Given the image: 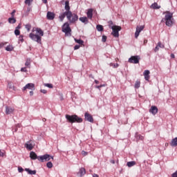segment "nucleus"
Returning a JSON list of instances; mask_svg holds the SVG:
<instances>
[{
    "mask_svg": "<svg viewBox=\"0 0 177 177\" xmlns=\"http://www.w3.org/2000/svg\"><path fill=\"white\" fill-rule=\"evenodd\" d=\"M143 75L145 77V81H149L150 80V71L145 70L143 73Z\"/></svg>",
    "mask_w": 177,
    "mask_h": 177,
    "instance_id": "2eb2a0df",
    "label": "nucleus"
},
{
    "mask_svg": "<svg viewBox=\"0 0 177 177\" xmlns=\"http://www.w3.org/2000/svg\"><path fill=\"white\" fill-rule=\"evenodd\" d=\"M4 46H5V44L0 43V49H2V48H3Z\"/></svg>",
    "mask_w": 177,
    "mask_h": 177,
    "instance_id": "5fc2aeb1",
    "label": "nucleus"
},
{
    "mask_svg": "<svg viewBox=\"0 0 177 177\" xmlns=\"http://www.w3.org/2000/svg\"><path fill=\"white\" fill-rule=\"evenodd\" d=\"M143 30H145V26H137L135 32V38H138V37H139V35L142 31H143Z\"/></svg>",
    "mask_w": 177,
    "mask_h": 177,
    "instance_id": "9d476101",
    "label": "nucleus"
},
{
    "mask_svg": "<svg viewBox=\"0 0 177 177\" xmlns=\"http://www.w3.org/2000/svg\"><path fill=\"white\" fill-rule=\"evenodd\" d=\"M70 12H65L59 15V18L60 19L61 21H63V20H64V17L66 16L67 19H68L70 17Z\"/></svg>",
    "mask_w": 177,
    "mask_h": 177,
    "instance_id": "ddd939ff",
    "label": "nucleus"
},
{
    "mask_svg": "<svg viewBox=\"0 0 177 177\" xmlns=\"http://www.w3.org/2000/svg\"><path fill=\"white\" fill-rule=\"evenodd\" d=\"M160 49V46H158V44L156 46L155 49H154V52H158V50Z\"/></svg>",
    "mask_w": 177,
    "mask_h": 177,
    "instance_id": "a18cd8bd",
    "label": "nucleus"
},
{
    "mask_svg": "<svg viewBox=\"0 0 177 177\" xmlns=\"http://www.w3.org/2000/svg\"><path fill=\"white\" fill-rule=\"evenodd\" d=\"M118 66H119L118 64H114V68H117V67H118Z\"/></svg>",
    "mask_w": 177,
    "mask_h": 177,
    "instance_id": "bf43d9fd",
    "label": "nucleus"
},
{
    "mask_svg": "<svg viewBox=\"0 0 177 177\" xmlns=\"http://www.w3.org/2000/svg\"><path fill=\"white\" fill-rule=\"evenodd\" d=\"M32 1H34V0H26L25 3H26V5H28V6H30L31 3L32 2Z\"/></svg>",
    "mask_w": 177,
    "mask_h": 177,
    "instance_id": "f704fd0d",
    "label": "nucleus"
},
{
    "mask_svg": "<svg viewBox=\"0 0 177 177\" xmlns=\"http://www.w3.org/2000/svg\"><path fill=\"white\" fill-rule=\"evenodd\" d=\"M170 57H171V59H175V55L174 54H171Z\"/></svg>",
    "mask_w": 177,
    "mask_h": 177,
    "instance_id": "4d7b16f0",
    "label": "nucleus"
},
{
    "mask_svg": "<svg viewBox=\"0 0 177 177\" xmlns=\"http://www.w3.org/2000/svg\"><path fill=\"white\" fill-rule=\"evenodd\" d=\"M74 49L75 50H77V49H80V45H75Z\"/></svg>",
    "mask_w": 177,
    "mask_h": 177,
    "instance_id": "603ef678",
    "label": "nucleus"
},
{
    "mask_svg": "<svg viewBox=\"0 0 177 177\" xmlns=\"http://www.w3.org/2000/svg\"><path fill=\"white\" fill-rule=\"evenodd\" d=\"M87 17L90 19H91L92 17H93V10L92 8L88 9L87 12Z\"/></svg>",
    "mask_w": 177,
    "mask_h": 177,
    "instance_id": "a211bd4d",
    "label": "nucleus"
},
{
    "mask_svg": "<svg viewBox=\"0 0 177 177\" xmlns=\"http://www.w3.org/2000/svg\"><path fill=\"white\" fill-rule=\"evenodd\" d=\"M18 171L19 172H23V171H24V169H23V167H18Z\"/></svg>",
    "mask_w": 177,
    "mask_h": 177,
    "instance_id": "09e8293b",
    "label": "nucleus"
},
{
    "mask_svg": "<svg viewBox=\"0 0 177 177\" xmlns=\"http://www.w3.org/2000/svg\"><path fill=\"white\" fill-rule=\"evenodd\" d=\"M134 88H136V89H139V88H140V81L136 82Z\"/></svg>",
    "mask_w": 177,
    "mask_h": 177,
    "instance_id": "c85d7f7f",
    "label": "nucleus"
},
{
    "mask_svg": "<svg viewBox=\"0 0 177 177\" xmlns=\"http://www.w3.org/2000/svg\"><path fill=\"white\" fill-rule=\"evenodd\" d=\"M8 88H9V89H12V91H17V87L15 86V85H13L12 82H8Z\"/></svg>",
    "mask_w": 177,
    "mask_h": 177,
    "instance_id": "aec40b11",
    "label": "nucleus"
},
{
    "mask_svg": "<svg viewBox=\"0 0 177 177\" xmlns=\"http://www.w3.org/2000/svg\"><path fill=\"white\" fill-rule=\"evenodd\" d=\"M20 124H17V127H16V129H15V132H17V128H20Z\"/></svg>",
    "mask_w": 177,
    "mask_h": 177,
    "instance_id": "6e6d98bb",
    "label": "nucleus"
},
{
    "mask_svg": "<svg viewBox=\"0 0 177 177\" xmlns=\"http://www.w3.org/2000/svg\"><path fill=\"white\" fill-rule=\"evenodd\" d=\"M13 111H15V109L10 106H6V114L7 115L12 114Z\"/></svg>",
    "mask_w": 177,
    "mask_h": 177,
    "instance_id": "f3484780",
    "label": "nucleus"
},
{
    "mask_svg": "<svg viewBox=\"0 0 177 177\" xmlns=\"http://www.w3.org/2000/svg\"><path fill=\"white\" fill-rule=\"evenodd\" d=\"M44 86H47V88H50V89H52V88H53V84H44Z\"/></svg>",
    "mask_w": 177,
    "mask_h": 177,
    "instance_id": "58836bf2",
    "label": "nucleus"
},
{
    "mask_svg": "<svg viewBox=\"0 0 177 177\" xmlns=\"http://www.w3.org/2000/svg\"><path fill=\"white\" fill-rule=\"evenodd\" d=\"M25 147L28 150H32L34 149V142L32 140L28 141L25 144Z\"/></svg>",
    "mask_w": 177,
    "mask_h": 177,
    "instance_id": "9b49d317",
    "label": "nucleus"
},
{
    "mask_svg": "<svg viewBox=\"0 0 177 177\" xmlns=\"http://www.w3.org/2000/svg\"><path fill=\"white\" fill-rule=\"evenodd\" d=\"M43 2H44L45 4H46V3H48V0H43Z\"/></svg>",
    "mask_w": 177,
    "mask_h": 177,
    "instance_id": "052dcab7",
    "label": "nucleus"
},
{
    "mask_svg": "<svg viewBox=\"0 0 177 177\" xmlns=\"http://www.w3.org/2000/svg\"><path fill=\"white\" fill-rule=\"evenodd\" d=\"M65 117L68 122L71 124H74V122L81 123L83 121L82 118L78 117L77 115H66Z\"/></svg>",
    "mask_w": 177,
    "mask_h": 177,
    "instance_id": "20e7f679",
    "label": "nucleus"
},
{
    "mask_svg": "<svg viewBox=\"0 0 177 177\" xmlns=\"http://www.w3.org/2000/svg\"><path fill=\"white\" fill-rule=\"evenodd\" d=\"M71 15H69V18H68V20L70 23H75L77 21H78V15L76 14H73V12H70Z\"/></svg>",
    "mask_w": 177,
    "mask_h": 177,
    "instance_id": "6e6552de",
    "label": "nucleus"
},
{
    "mask_svg": "<svg viewBox=\"0 0 177 177\" xmlns=\"http://www.w3.org/2000/svg\"><path fill=\"white\" fill-rule=\"evenodd\" d=\"M65 10H66V12H71L70 11V2L68 0L65 1Z\"/></svg>",
    "mask_w": 177,
    "mask_h": 177,
    "instance_id": "4be33fe9",
    "label": "nucleus"
},
{
    "mask_svg": "<svg viewBox=\"0 0 177 177\" xmlns=\"http://www.w3.org/2000/svg\"><path fill=\"white\" fill-rule=\"evenodd\" d=\"M25 171L29 174V175H35L37 174V171L35 170H31L30 169H25Z\"/></svg>",
    "mask_w": 177,
    "mask_h": 177,
    "instance_id": "5701e85b",
    "label": "nucleus"
},
{
    "mask_svg": "<svg viewBox=\"0 0 177 177\" xmlns=\"http://www.w3.org/2000/svg\"><path fill=\"white\" fill-rule=\"evenodd\" d=\"M95 84H99V81L95 80Z\"/></svg>",
    "mask_w": 177,
    "mask_h": 177,
    "instance_id": "69168bd1",
    "label": "nucleus"
},
{
    "mask_svg": "<svg viewBox=\"0 0 177 177\" xmlns=\"http://www.w3.org/2000/svg\"><path fill=\"white\" fill-rule=\"evenodd\" d=\"M158 46H159V48H165L164 44H161V42H158Z\"/></svg>",
    "mask_w": 177,
    "mask_h": 177,
    "instance_id": "c03bdc74",
    "label": "nucleus"
},
{
    "mask_svg": "<svg viewBox=\"0 0 177 177\" xmlns=\"http://www.w3.org/2000/svg\"><path fill=\"white\" fill-rule=\"evenodd\" d=\"M136 138L137 140H144V139H145V137L142 136L140 135V134H137V135L136 136Z\"/></svg>",
    "mask_w": 177,
    "mask_h": 177,
    "instance_id": "cd10ccee",
    "label": "nucleus"
},
{
    "mask_svg": "<svg viewBox=\"0 0 177 177\" xmlns=\"http://www.w3.org/2000/svg\"><path fill=\"white\" fill-rule=\"evenodd\" d=\"M6 151L0 149V157H5Z\"/></svg>",
    "mask_w": 177,
    "mask_h": 177,
    "instance_id": "72a5a7b5",
    "label": "nucleus"
},
{
    "mask_svg": "<svg viewBox=\"0 0 177 177\" xmlns=\"http://www.w3.org/2000/svg\"><path fill=\"white\" fill-rule=\"evenodd\" d=\"M46 165H47L48 168H53V163H52V162H48Z\"/></svg>",
    "mask_w": 177,
    "mask_h": 177,
    "instance_id": "c9c22d12",
    "label": "nucleus"
},
{
    "mask_svg": "<svg viewBox=\"0 0 177 177\" xmlns=\"http://www.w3.org/2000/svg\"><path fill=\"white\" fill-rule=\"evenodd\" d=\"M30 96H32V95H34V92L30 91Z\"/></svg>",
    "mask_w": 177,
    "mask_h": 177,
    "instance_id": "680f3d73",
    "label": "nucleus"
},
{
    "mask_svg": "<svg viewBox=\"0 0 177 177\" xmlns=\"http://www.w3.org/2000/svg\"><path fill=\"white\" fill-rule=\"evenodd\" d=\"M75 41L77 44H79V45H84V41L82 39H75Z\"/></svg>",
    "mask_w": 177,
    "mask_h": 177,
    "instance_id": "2f4dec72",
    "label": "nucleus"
},
{
    "mask_svg": "<svg viewBox=\"0 0 177 177\" xmlns=\"http://www.w3.org/2000/svg\"><path fill=\"white\" fill-rule=\"evenodd\" d=\"M149 113H151L153 115H156L157 113H158V109L156 106H152L151 109H149Z\"/></svg>",
    "mask_w": 177,
    "mask_h": 177,
    "instance_id": "dca6fc26",
    "label": "nucleus"
},
{
    "mask_svg": "<svg viewBox=\"0 0 177 177\" xmlns=\"http://www.w3.org/2000/svg\"><path fill=\"white\" fill-rule=\"evenodd\" d=\"M15 13H16V10H13L12 12H11L12 17H15Z\"/></svg>",
    "mask_w": 177,
    "mask_h": 177,
    "instance_id": "49530a36",
    "label": "nucleus"
},
{
    "mask_svg": "<svg viewBox=\"0 0 177 177\" xmlns=\"http://www.w3.org/2000/svg\"><path fill=\"white\" fill-rule=\"evenodd\" d=\"M165 18L162 19V21H165L167 27H171L174 24V14L169 11H166Z\"/></svg>",
    "mask_w": 177,
    "mask_h": 177,
    "instance_id": "7ed1b4c3",
    "label": "nucleus"
},
{
    "mask_svg": "<svg viewBox=\"0 0 177 177\" xmlns=\"http://www.w3.org/2000/svg\"><path fill=\"white\" fill-rule=\"evenodd\" d=\"M108 24H109V28H111V27L114 26V23L113 22V21H108Z\"/></svg>",
    "mask_w": 177,
    "mask_h": 177,
    "instance_id": "4c0bfd02",
    "label": "nucleus"
},
{
    "mask_svg": "<svg viewBox=\"0 0 177 177\" xmlns=\"http://www.w3.org/2000/svg\"><path fill=\"white\" fill-rule=\"evenodd\" d=\"M6 50H7V52H12V50H13V46H8L7 47H6Z\"/></svg>",
    "mask_w": 177,
    "mask_h": 177,
    "instance_id": "c756f323",
    "label": "nucleus"
},
{
    "mask_svg": "<svg viewBox=\"0 0 177 177\" xmlns=\"http://www.w3.org/2000/svg\"><path fill=\"white\" fill-rule=\"evenodd\" d=\"M55 16H56V15L54 12L48 11L47 12L46 17H47L48 20H53L55 19Z\"/></svg>",
    "mask_w": 177,
    "mask_h": 177,
    "instance_id": "4468645a",
    "label": "nucleus"
},
{
    "mask_svg": "<svg viewBox=\"0 0 177 177\" xmlns=\"http://www.w3.org/2000/svg\"><path fill=\"white\" fill-rule=\"evenodd\" d=\"M127 165V167L131 168V167H133L134 165H136V162H135V161L128 162Z\"/></svg>",
    "mask_w": 177,
    "mask_h": 177,
    "instance_id": "bb28decb",
    "label": "nucleus"
},
{
    "mask_svg": "<svg viewBox=\"0 0 177 177\" xmlns=\"http://www.w3.org/2000/svg\"><path fill=\"white\" fill-rule=\"evenodd\" d=\"M103 86H106L105 84H101L100 86H95V88H97V89H100V88H103Z\"/></svg>",
    "mask_w": 177,
    "mask_h": 177,
    "instance_id": "79ce46f5",
    "label": "nucleus"
},
{
    "mask_svg": "<svg viewBox=\"0 0 177 177\" xmlns=\"http://www.w3.org/2000/svg\"><path fill=\"white\" fill-rule=\"evenodd\" d=\"M82 154L83 156H88V152H86V151H82Z\"/></svg>",
    "mask_w": 177,
    "mask_h": 177,
    "instance_id": "8fccbe9b",
    "label": "nucleus"
},
{
    "mask_svg": "<svg viewBox=\"0 0 177 177\" xmlns=\"http://www.w3.org/2000/svg\"><path fill=\"white\" fill-rule=\"evenodd\" d=\"M170 146H171L172 147H175L177 146V137L171 140L170 142Z\"/></svg>",
    "mask_w": 177,
    "mask_h": 177,
    "instance_id": "412c9836",
    "label": "nucleus"
},
{
    "mask_svg": "<svg viewBox=\"0 0 177 177\" xmlns=\"http://www.w3.org/2000/svg\"><path fill=\"white\" fill-rule=\"evenodd\" d=\"M102 41V42H106V41H107V37L105 35H103Z\"/></svg>",
    "mask_w": 177,
    "mask_h": 177,
    "instance_id": "a19ab883",
    "label": "nucleus"
},
{
    "mask_svg": "<svg viewBox=\"0 0 177 177\" xmlns=\"http://www.w3.org/2000/svg\"><path fill=\"white\" fill-rule=\"evenodd\" d=\"M84 117L85 120H86V121H88V122H93V117H92V115H91L88 112L85 113Z\"/></svg>",
    "mask_w": 177,
    "mask_h": 177,
    "instance_id": "f8f14e48",
    "label": "nucleus"
},
{
    "mask_svg": "<svg viewBox=\"0 0 177 177\" xmlns=\"http://www.w3.org/2000/svg\"><path fill=\"white\" fill-rule=\"evenodd\" d=\"M96 28L97 31H103L104 30L103 26L102 25H97Z\"/></svg>",
    "mask_w": 177,
    "mask_h": 177,
    "instance_id": "7c9ffc66",
    "label": "nucleus"
},
{
    "mask_svg": "<svg viewBox=\"0 0 177 177\" xmlns=\"http://www.w3.org/2000/svg\"><path fill=\"white\" fill-rule=\"evenodd\" d=\"M85 174H86V170H85V168H84V167L80 168V169L78 172V175H80V176H84V175H85Z\"/></svg>",
    "mask_w": 177,
    "mask_h": 177,
    "instance_id": "6ab92c4d",
    "label": "nucleus"
},
{
    "mask_svg": "<svg viewBox=\"0 0 177 177\" xmlns=\"http://www.w3.org/2000/svg\"><path fill=\"white\" fill-rule=\"evenodd\" d=\"M112 32L111 34L116 38L120 37V31H121V26H111Z\"/></svg>",
    "mask_w": 177,
    "mask_h": 177,
    "instance_id": "39448f33",
    "label": "nucleus"
},
{
    "mask_svg": "<svg viewBox=\"0 0 177 177\" xmlns=\"http://www.w3.org/2000/svg\"><path fill=\"white\" fill-rule=\"evenodd\" d=\"M93 177H99V175H97V174H94L93 175Z\"/></svg>",
    "mask_w": 177,
    "mask_h": 177,
    "instance_id": "13d9d810",
    "label": "nucleus"
},
{
    "mask_svg": "<svg viewBox=\"0 0 177 177\" xmlns=\"http://www.w3.org/2000/svg\"><path fill=\"white\" fill-rule=\"evenodd\" d=\"M115 62H118V58H115Z\"/></svg>",
    "mask_w": 177,
    "mask_h": 177,
    "instance_id": "338daca9",
    "label": "nucleus"
},
{
    "mask_svg": "<svg viewBox=\"0 0 177 177\" xmlns=\"http://www.w3.org/2000/svg\"><path fill=\"white\" fill-rule=\"evenodd\" d=\"M30 158H31V160H38L41 162H44V161H49L50 158L53 160V156H50V155L49 154H45L41 156H38L37 153H35V152L34 151H30Z\"/></svg>",
    "mask_w": 177,
    "mask_h": 177,
    "instance_id": "f03ea898",
    "label": "nucleus"
},
{
    "mask_svg": "<svg viewBox=\"0 0 177 177\" xmlns=\"http://www.w3.org/2000/svg\"><path fill=\"white\" fill-rule=\"evenodd\" d=\"M27 89H30V91H34L35 89V84L32 83L27 84L23 88L22 91H27Z\"/></svg>",
    "mask_w": 177,
    "mask_h": 177,
    "instance_id": "1a4fd4ad",
    "label": "nucleus"
},
{
    "mask_svg": "<svg viewBox=\"0 0 177 177\" xmlns=\"http://www.w3.org/2000/svg\"><path fill=\"white\" fill-rule=\"evenodd\" d=\"M41 93H44L45 94V93H47L48 91L46 90H45V89H41Z\"/></svg>",
    "mask_w": 177,
    "mask_h": 177,
    "instance_id": "864d4df0",
    "label": "nucleus"
},
{
    "mask_svg": "<svg viewBox=\"0 0 177 177\" xmlns=\"http://www.w3.org/2000/svg\"><path fill=\"white\" fill-rule=\"evenodd\" d=\"M15 34L19 35L20 34V30L19 29H15Z\"/></svg>",
    "mask_w": 177,
    "mask_h": 177,
    "instance_id": "37998d69",
    "label": "nucleus"
},
{
    "mask_svg": "<svg viewBox=\"0 0 177 177\" xmlns=\"http://www.w3.org/2000/svg\"><path fill=\"white\" fill-rule=\"evenodd\" d=\"M139 60H140V56L139 55L131 56L129 59V63H133V64H138V63H139Z\"/></svg>",
    "mask_w": 177,
    "mask_h": 177,
    "instance_id": "0eeeda50",
    "label": "nucleus"
},
{
    "mask_svg": "<svg viewBox=\"0 0 177 177\" xmlns=\"http://www.w3.org/2000/svg\"><path fill=\"white\" fill-rule=\"evenodd\" d=\"M20 28H21V24H19V25L16 27L15 30H20Z\"/></svg>",
    "mask_w": 177,
    "mask_h": 177,
    "instance_id": "3c124183",
    "label": "nucleus"
},
{
    "mask_svg": "<svg viewBox=\"0 0 177 177\" xmlns=\"http://www.w3.org/2000/svg\"><path fill=\"white\" fill-rule=\"evenodd\" d=\"M19 41H20V42H24V36L23 35L19 37Z\"/></svg>",
    "mask_w": 177,
    "mask_h": 177,
    "instance_id": "e433bc0d",
    "label": "nucleus"
},
{
    "mask_svg": "<svg viewBox=\"0 0 177 177\" xmlns=\"http://www.w3.org/2000/svg\"><path fill=\"white\" fill-rule=\"evenodd\" d=\"M21 71L22 73H27V69H26V68H21Z\"/></svg>",
    "mask_w": 177,
    "mask_h": 177,
    "instance_id": "de8ad7c7",
    "label": "nucleus"
},
{
    "mask_svg": "<svg viewBox=\"0 0 177 177\" xmlns=\"http://www.w3.org/2000/svg\"><path fill=\"white\" fill-rule=\"evenodd\" d=\"M30 64H31V61L30 59H26V62L25 63V66H26L27 67H28V66H30Z\"/></svg>",
    "mask_w": 177,
    "mask_h": 177,
    "instance_id": "ea45409f",
    "label": "nucleus"
},
{
    "mask_svg": "<svg viewBox=\"0 0 177 177\" xmlns=\"http://www.w3.org/2000/svg\"><path fill=\"white\" fill-rule=\"evenodd\" d=\"M62 31L65 32L66 35H68L71 32V28H70V24L68 22H66L62 26Z\"/></svg>",
    "mask_w": 177,
    "mask_h": 177,
    "instance_id": "423d86ee",
    "label": "nucleus"
},
{
    "mask_svg": "<svg viewBox=\"0 0 177 177\" xmlns=\"http://www.w3.org/2000/svg\"><path fill=\"white\" fill-rule=\"evenodd\" d=\"M151 9H160L161 6H158V3H153L151 6Z\"/></svg>",
    "mask_w": 177,
    "mask_h": 177,
    "instance_id": "b1692460",
    "label": "nucleus"
},
{
    "mask_svg": "<svg viewBox=\"0 0 177 177\" xmlns=\"http://www.w3.org/2000/svg\"><path fill=\"white\" fill-rule=\"evenodd\" d=\"M25 28L27 30L28 32H30V30H31V24H28L25 26Z\"/></svg>",
    "mask_w": 177,
    "mask_h": 177,
    "instance_id": "473e14b6",
    "label": "nucleus"
},
{
    "mask_svg": "<svg viewBox=\"0 0 177 177\" xmlns=\"http://www.w3.org/2000/svg\"><path fill=\"white\" fill-rule=\"evenodd\" d=\"M79 20L82 21V23H88V17H80Z\"/></svg>",
    "mask_w": 177,
    "mask_h": 177,
    "instance_id": "393cba45",
    "label": "nucleus"
},
{
    "mask_svg": "<svg viewBox=\"0 0 177 177\" xmlns=\"http://www.w3.org/2000/svg\"><path fill=\"white\" fill-rule=\"evenodd\" d=\"M144 44H147V39H145V40H144Z\"/></svg>",
    "mask_w": 177,
    "mask_h": 177,
    "instance_id": "e2e57ef3",
    "label": "nucleus"
},
{
    "mask_svg": "<svg viewBox=\"0 0 177 177\" xmlns=\"http://www.w3.org/2000/svg\"><path fill=\"white\" fill-rule=\"evenodd\" d=\"M43 121H46V119L44 118V119H43Z\"/></svg>",
    "mask_w": 177,
    "mask_h": 177,
    "instance_id": "774afa93",
    "label": "nucleus"
},
{
    "mask_svg": "<svg viewBox=\"0 0 177 177\" xmlns=\"http://www.w3.org/2000/svg\"><path fill=\"white\" fill-rule=\"evenodd\" d=\"M35 31L39 35H35L34 33H30L29 37L30 39H32V41H35V42H37V44H42V38L41 37H44V30L41 29V28H37Z\"/></svg>",
    "mask_w": 177,
    "mask_h": 177,
    "instance_id": "f257e3e1",
    "label": "nucleus"
},
{
    "mask_svg": "<svg viewBox=\"0 0 177 177\" xmlns=\"http://www.w3.org/2000/svg\"><path fill=\"white\" fill-rule=\"evenodd\" d=\"M111 162L112 164H115V162L114 160H111Z\"/></svg>",
    "mask_w": 177,
    "mask_h": 177,
    "instance_id": "0e129e2a",
    "label": "nucleus"
},
{
    "mask_svg": "<svg viewBox=\"0 0 177 177\" xmlns=\"http://www.w3.org/2000/svg\"><path fill=\"white\" fill-rule=\"evenodd\" d=\"M16 19H15V17H10L8 19V22L10 24H15V23H16Z\"/></svg>",
    "mask_w": 177,
    "mask_h": 177,
    "instance_id": "a878e982",
    "label": "nucleus"
}]
</instances>
